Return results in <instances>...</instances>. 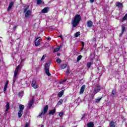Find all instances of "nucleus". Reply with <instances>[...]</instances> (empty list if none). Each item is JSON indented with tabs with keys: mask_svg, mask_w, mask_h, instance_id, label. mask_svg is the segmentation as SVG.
I'll return each mask as SVG.
<instances>
[{
	"mask_svg": "<svg viewBox=\"0 0 127 127\" xmlns=\"http://www.w3.org/2000/svg\"><path fill=\"white\" fill-rule=\"evenodd\" d=\"M21 94V92H19L18 93V96H19V97H20V94Z\"/></svg>",
	"mask_w": 127,
	"mask_h": 127,
	"instance_id": "46",
	"label": "nucleus"
},
{
	"mask_svg": "<svg viewBox=\"0 0 127 127\" xmlns=\"http://www.w3.org/2000/svg\"><path fill=\"white\" fill-rule=\"evenodd\" d=\"M63 115H64V113L63 112H61L59 114V117H60L61 118L63 117Z\"/></svg>",
	"mask_w": 127,
	"mask_h": 127,
	"instance_id": "34",
	"label": "nucleus"
},
{
	"mask_svg": "<svg viewBox=\"0 0 127 127\" xmlns=\"http://www.w3.org/2000/svg\"><path fill=\"white\" fill-rule=\"evenodd\" d=\"M35 46H36V47H37V46H39V45L41 44V41L39 40L35 41Z\"/></svg>",
	"mask_w": 127,
	"mask_h": 127,
	"instance_id": "14",
	"label": "nucleus"
},
{
	"mask_svg": "<svg viewBox=\"0 0 127 127\" xmlns=\"http://www.w3.org/2000/svg\"><path fill=\"white\" fill-rule=\"evenodd\" d=\"M13 4H14V2L13 1H11L9 4V6L7 8V11H9V10H10V9H11V7H12Z\"/></svg>",
	"mask_w": 127,
	"mask_h": 127,
	"instance_id": "10",
	"label": "nucleus"
},
{
	"mask_svg": "<svg viewBox=\"0 0 127 127\" xmlns=\"http://www.w3.org/2000/svg\"><path fill=\"white\" fill-rule=\"evenodd\" d=\"M49 11V7H45L42 10V13H47Z\"/></svg>",
	"mask_w": 127,
	"mask_h": 127,
	"instance_id": "11",
	"label": "nucleus"
},
{
	"mask_svg": "<svg viewBox=\"0 0 127 127\" xmlns=\"http://www.w3.org/2000/svg\"><path fill=\"white\" fill-rule=\"evenodd\" d=\"M51 39L50 38V37H48L47 38V40H50Z\"/></svg>",
	"mask_w": 127,
	"mask_h": 127,
	"instance_id": "43",
	"label": "nucleus"
},
{
	"mask_svg": "<svg viewBox=\"0 0 127 127\" xmlns=\"http://www.w3.org/2000/svg\"><path fill=\"white\" fill-rule=\"evenodd\" d=\"M28 10V7H26L25 8H24V13H25L27 12V10Z\"/></svg>",
	"mask_w": 127,
	"mask_h": 127,
	"instance_id": "35",
	"label": "nucleus"
},
{
	"mask_svg": "<svg viewBox=\"0 0 127 127\" xmlns=\"http://www.w3.org/2000/svg\"><path fill=\"white\" fill-rule=\"evenodd\" d=\"M87 27H92V26H93V22L91 20L87 21Z\"/></svg>",
	"mask_w": 127,
	"mask_h": 127,
	"instance_id": "12",
	"label": "nucleus"
},
{
	"mask_svg": "<svg viewBox=\"0 0 127 127\" xmlns=\"http://www.w3.org/2000/svg\"><path fill=\"white\" fill-rule=\"evenodd\" d=\"M87 66L88 68H90L91 66H92V63L91 62L87 63Z\"/></svg>",
	"mask_w": 127,
	"mask_h": 127,
	"instance_id": "31",
	"label": "nucleus"
},
{
	"mask_svg": "<svg viewBox=\"0 0 127 127\" xmlns=\"http://www.w3.org/2000/svg\"><path fill=\"white\" fill-rule=\"evenodd\" d=\"M45 58H46V55H44L41 59V61H43Z\"/></svg>",
	"mask_w": 127,
	"mask_h": 127,
	"instance_id": "32",
	"label": "nucleus"
},
{
	"mask_svg": "<svg viewBox=\"0 0 127 127\" xmlns=\"http://www.w3.org/2000/svg\"><path fill=\"white\" fill-rule=\"evenodd\" d=\"M64 95V90L61 91L58 94V97L61 98Z\"/></svg>",
	"mask_w": 127,
	"mask_h": 127,
	"instance_id": "21",
	"label": "nucleus"
},
{
	"mask_svg": "<svg viewBox=\"0 0 127 127\" xmlns=\"http://www.w3.org/2000/svg\"><path fill=\"white\" fill-rule=\"evenodd\" d=\"M109 127H116V123L111 121L109 123Z\"/></svg>",
	"mask_w": 127,
	"mask_h": 127,
	"instance_id": "16",
	"label": "nucleus"
},
{
	"mask_svg": "<svg viewBox=\"0 0 127 127\" xmlns=\"http://www.w3.org/2000/svg\"><path fill=\"white\" fill-rule=\"evenodd\" d=\"M19 110L18 112V117L19 118H21L22 117V115H23V110H24V105L22 104H20L19 105Z\"/></svg>",
	"mask_w": 127,
	"mask_h": 127,
	"instance_id": "2",
	"label": "nucleus"
},
{
	"mask_svg": "<svg viewBox=\"0 0 127 127\" xmlns=\"http://www.w3.org/2000/svg\"><path fill=\"white\" fill-rule=\"evenodd\" d=\"M16 27H17V26H15L12 28L13 30H15L16 29Z\"/></svg>",
	"mask_w": 127,
	"mask_h": 127,
	"instance_id": "37",
	"label": "nucleus"
},
{
	"mask_svg": "<svg viewBox=\"0 0 127 127\" xmlns=\"http://www.w3.org/2000/svg\"><path fill=\"white\" fill-rule=\"evenodd\" d=\"M70 73V71L69 69H67L66 70V74H69Z\"/></svg>",
	"mask_w": 127,
	"mask_h": 127,
	"instance_id": "40",
	"label": "nucleus"
},
{
	"mask_svg": "<svg viewBox=\"0 0 127 127\" xmlns=\"http://www.w3.org/2000/svg\"><path fill=\"white\" fill-rule=\"evenodd\" d=\"M90 3H93V2H95V0H89Z\"/></svg>",
	"mask_w": 127,
	"mask_h": 127,
	"instance_id": "38",
	"label": "nucleus"
},
{
	"mask_svg": "<svg viewBox=\"0 0 127 127\" xmlns=\"http://www.w3.org/2000/svg\"><path fill=\"white\" fill-rule=\"evenodd\" d=\"M63 104V99H60L58 102V105L60 106Z\"/></svg>",
	"mask_w": 127,
	"mask_h": 127,
	"instance_id": "27",
	"label": "nucleus"
},
{
	"mask_svg": "<svg viewBox=\"0 0 127 127\" xmlns=\"http://www.w3.org/2000/svg\"><path fill=\"white\" fill-rule=\"evenodd\" d=\"M116 6H118V7H124V5H123V3L121 2H118L116 4Z\"/></svg>",
	"mask_w": 127,
	"mask_h": 127,
	"instance_id": "22",
	"label": "nucleus"
},
{
	"mask_svg": "<svg viewBox=\"0 0 127 127\" xmlns=\"http://www.w3.org/2000/svg\"><path fill=\"white\" fill-rule=\"evenodd\" d=\"M13 81L14 83L15 82V78L14 77V76H13Z\"/></svg>",
	"mask_w": 127,
	"mask_h": 127,
	"instance_id": "45",
	"label": "nucleus"
},
{
	"mask_svg": "<svg viewBox=\"0 0 127 127\" xmlns=\"http://www.w3.org/2000/svg\"><path fill=\"white\" fill-rule=\"evenodd\" d=\"M59 37H60L61 39H63V37L62 35L59 36Z\"/></svg>",
	"mask_w": 127,
	"mask_h": 127,
	"instance_id": "44",
	"label": "nucleus"
},
{
	"mask_svg": "<svg viewBox=\"0 0 127 127\" xmlns=\"http://www.w3.org/2000/svg\"><path fill=\"white\" fill-rule=\"evenodd\" d=\"M55 113H56V109H54L52 110L49 111V115H52V116H53V115H54Z\"/></svg>",
	"mask_w": 127,
	"mask_h": 127,
	"instance_id": "15",
	"label": "nucleus"
},
{
	"mask_svg": "<svg viewBox=\"0 0 127 127\" xmlns=\"http://www.w3.org/2000/svg\"><path fill=\"white\" fill-rule=\"evenodd\" d=\"M5 113H6L8 110H9V102H6V105H5Z\"/></svg>",
	"mask_w": 127,
	"mask_h": 127,
	"instance_id": "20",
	"label": "nucleus"
},
{
	"mask_svg": "<svg viewBox=\"0 0 127 127\" xmlns=\"http://www.w3.org/2000/svg\"><path fill=\"white\" fill-rule=\"evenodd\" d=\"M101 85L99 84H96L95 86V88L93 89V93L94 94H98L99 92L101 91Z\"/></svg>",
	"mask_w": 127,
	"mask_h": 127,
	"instance_id": "5",
	"label": "nucleus"
},
{
	"mask_svg": "<svg viewBox=\"0 0 127 127\" xmlns=\"http://www.w3.org/2000/svg\"><path fill=\"white\" fill-rule=\"evenodd\" d=\"M34 101V100H33V99L30 100V102L28 104V107L30 109V108H31V107H32V105H33Z\"/></svg>",
	"mask_w": 127,
	"mask_h": 127,
	"instance_id": "19",
	"label": "nucleus"
},
{
	"mask_svg": "<svg viewBox=\"0 0 127 127\" xmlns=\"http://www.w3.org/2000/svg\"><path fill=\"white\" fill-rule=\"evenodd\" d=\"M87 127H94V122H89L87 124Z\"/></svg>",
	"mask_w": 127,
	"mask_h": 127,
	"instance_id": "17",
	"label": "nucleus"
},
{
	"mask_svg": "<svg viewBox=\"0 0 127 127\" xmlns=\"http://www.w3.org/2000/svg\"><path fill=\"white\" fill-rule=\"evenodd\" d=\"M57 56H60V53H58L57 54Z\"/></svg>",
	"mask_w": 127,
	"mask_h": 127,
	"instance_id": "47",
	"label": "nucleus"
},
{
	"mask_svg": "<svg viewBox=\"0 0 127 127\" xmlns=\"http://www.w3.org/2000/svg\"><path fill=\"white\" fill-rule=\"evenodd\" d=\"M48 111V105H46L44 107V110L43 112H41L39 113V115L38 116L39 118H42L41 116L45 115L46 113H47V111Z\"/></svg>",
	"mask_w": 127,
	"mask_h": 127,
	"instance_id": "4",
	"label": "nucleus"
},
{
	"mask_svg": "<svg viewBox=\"0 0 127 127\" xmlns=\"http://www.w3.org/2000/svg\"><path fill=\"white\" fill-rule=\"evenodd\" d=\"M103 97L102 96L101 97H98L97 99H95V102L96 103H100V102L101 101V100H102V99H103Z\"/></svg>",
	"mask_w": 127,
	"mask_h": 127,
	"instance_id": "24",
	"label": "nucleus"
},
{
	"mask_svg": "<svg viewBox=\"0 0 127 127\" xmlns=\"http://www.w3.org/2000/svg\"><path fill=\"white\" fill-rule=\"evenodd\" d=\"M31 86L34 88V89H37V88H38V85H37L36 81L33 80L32 81Z\"/></svg>",
	"mask_w": 127,
	"mask_h": 127,
	"instance_id": "8",
	"label": "nucleus"
},
{
	"mask_svg": "<svg viewBox=\"0 0 127 127\" xmlns=\"http://www.w3.org/2000/svg\"><path fill=\"white\" fill-rule=\"evenodd\" d=\"M116 94H117V91H116V89H113L112 91V97H115V95H116Z\"/></svg>",
	"mask_w": 127,
	"mask_h": 127,
	"instance_id": "26",
	"label": "nucleus"
},
{
	"mask_svg": "<svg viewBox=\"0 0 127 127\" xmlns=\"http://www.w3.org/2000/svg\"><path fill=\"white\" fill-rule=\"evenodd\" d=\"M20 68V65H18L17 66H16L14 73V77H15L17 76V74H18V69Z\"/></svg>",
	"mask_w": 127,
	"mask_h": 127,
	"instance_id": "7",
	"label": "nucleus"
},
{
	"mask_svg": "<svg viewBox=\"0 0 127 127\" xmlns=\"http://www.w3.org/2000/svg\"><path fill=\"white\" fill-rule=\"evenodd\" d=\"M81 19H82V17H81V15L76 14L74 16L73 20H72V26L73 27H76L77 25L80 23V21H81Z\"/></svg>",
	"mask_w": 127,
	"mask_h": 127,
	"instance_id": "1",
	"label": "nucleus"
},
{
	"mask_svg": "<svg viewBox=\"0 0 127 127\" xmlns=\"http://www.w3.org/2000/svg\"><path fill=\"white\" fill-rule=\"evenodd\" d=\"M37 1V4H44V2L42 0H36Z\"/></svg>",
	"mask_w": 127,
	"mask_h": 127,
	"instance_id": "25",
	"label": "nucleus"
},
{
	"mask_svg": "<svg viewBox=\"0 0 127 127\" xmlns=\"http://www.w3.org/2000/svg\"><path fill=\"white\" fill-rule=\"evenodd\" d=\"M81 44H82V47L81 48V50H83V48H84V42H83V41H81Z\"/></svg>",
	"mask_w": 127,
	"mask_h": 127,
	"instance_id": "36",
	"label": "nucleus"
},
{
	"mask_svg": "<svg viewBox=\"0 0 127 127\" xmlns=\"http://www.w3.org/2000/svg\"><path fill=\"white\" fill-rule=\"evenodd\" d=\"M23 61H24V59H21L20 62V64H22L23 63Z\"/></svg>",
	"mask_w": 127,
	"mask_h": 127,
	"instance_id": "42",
	"label": "nucleus"
},
{
	"mask_svg": "<svg viewBox=\"0 0 127 127\" xmlns=\"http://www.w3.org/2000/svg\"><path fill=\"white\" fill-rule=\"evenodd\" d=\"M62 47V45H60L59 47L58 48H56L55 50L53 51V53H55V52H58L59 50H60V48Z\"/></svg>",
	"mask_w": 127,
	"mask_h": 127,
	"instance_id": "23",
	"label": "nucleus"
},
{
	"mask_svg": "<svg viewBox=\"0 0 127 127\" xmlns=\"http://www.w3.org/2000/svg\"><path fill=\"white\" fill-rule=\"evenodd\" d=\"M126 31H127V30H126V26L123 25L122 26V32L120 33L119 35L120 37H122V36H123V34H124Z\"/></svg>",
	"mask_w": 127,
	"mask_h": 127,
	"instance_id": "6",
	"label": "nucleus"
},
{
	"mask_svg": "<svg viewBox=\"0 0 127 127\" xmlns=\"http://www.w3.org/2000/svg\"><path fill=\"white\" fill-rule=\"evenodd\" d=\"M8 85V80H6V81L5 82V85L4 86V92L5 93V91L7 89V86Z\"/></svg>",
	"mask_w": 127,
	"mask_h": 127,
	"instance_id": "13",
	"label": "nucleus"
},
{
	"mask_svg": "<svg viewBox=\"0 0 127 127\" xmlns=\"http://www.w3.org/2000/svg\"><path fill=\"white\" fill-rule=\"evenodd\" d=\"M56 62H57V63H58V64H60V63H61V59H57Z\"/></svg>",
	"mask_w": 127,
	"mask_h": 127,
	"instance_id": "33",
	"label": "nucleus"
},
{
	"mask_svg": "<svg viewBox=\"0 0 127 127\" xmlns=\"http://www.w3.org/2000/svg\"><path fill=\"white\" fill-rule=\"evenodd\" d=\"M67 67V64H63L61 65V69H65Z\"/></svg>",
	"mask_w": 127,
	"mask_h": 127,
	"instance_id": "29",
	"label": "nucleus"
},
{
	"mask_svg": "<svg viewBox=\"0 0 127 127\" xmlns=\"http://www.w3.org/2000/svg\"><path fill=\"white\" fill-rule=\"evenodd\" d=\"M82 55L78 56L77 58L76 62H79V61H80V60L82 59Z\"/></svg>",
	"mask_w": 127,
	"mask_h": 127,
	"instance_id": "28",
	"label": "nucleus"
},
{
	"mask_svg": "<svg viewBox=\"0 0 127 127\" xmlns=\"http://www.w3.org/2000/svg\"><path fill=\"white\" fill-rule=\"evenodd\" d=\"M85 88H86V85L85 84L83 85L80 88L79 94L80 95H82V94H84V92L85 91Z\"/></svg>",
	"mask_w": 127,
	"mask_h": 127,
	"instance_id": "9",
	"label": "nucleus"
},
{
	"mask_svg": "<svg viewBox=\"0 0 127 127\" xmlns=\"http://www.w3.org/2000/svg\"><path fill=\"white\" fill-rule=\"evenodd\" d=\"M31 14V11H30V10H28L26 12V13L25 14V17H28V16H29V15H30Z\"/></svg>",
	"mask_w": 127,
	"mask_h": 127,
	"instance_id": "18",
	"label": "nucleus"
},
{
	"mask_svg": "<svg viewBox=\"0 0 127 127\" xmlns=\"http://www.w3.org/2000/svg\"><path fill=\"white\" fill-rule=\"evenodd\" d=\"M39 38H40V37H37V38L35 39V41H37V40H38V39H39Z\"/></svg>",
	"mask_w": 127,
	"mask_h": 127,
	"instance_id": "39",
	"label": "nucleus"
},
{
	"mask_svg": "<svg viewBox=\"0 0 127 127\" xmlns=\"http://www.w3.org/2000/svg\"><path fill=\"white\" fill-rule=\"evenodd\" d=\"M84 117H85V115H83V116L82 117V119H83V118H84Z\"/></svg>",
	"mask_w": 127,
	"mask_h": 127,
	"instance_id": "48",
	"label": "nucleus"
},
{
	"mask_svg": "<svg viewBox=\"0 0 127 127\" xmlns=\"http://www.w3.org/2000/svg\"><path fill=\"white\" fill-rule=\"evenodd\" d=\"M66 81H67V79L65 78L63 80V83H65V82H66Z\"/></svg>",
	"mask_w": 127,
	"mask_h": 127,
	"instance_id": "41",
	"label": "nucleus"
},
{
	"mask_svg": "<svg viewBox=\"0 0 127 127\" xmlns=\"http://www.w3.org/2000/svg\"><path fill=\"white\" fill-rule=\"evenodd\" d=\"M50 67V64L48 63H46L45 64V72L46 74L48 76V77H50L51 76V74L49 72V67Z\"/></svg>",
	"mask_w": 127,
	"mask_h": 127,
	"instance_id": "3",
	"label": "nucleus"
},
{
	"mask_svg": "<svg viewBox=\"0 0 127 127\" xmlns=\"http://www.w3.org/2000/svg\"><path fill=\"white\" fill-rule=\"evenodd\" d=\"M80 35H81V33H80V32H77L75 34V37H78V36H80Z\"/></svg>",
	"mask_w": 127,
	"mask_h": 127,
	"instance_id": "30",
	"label": "nucleus"
}]
</instances>
